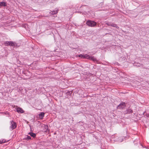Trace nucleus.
I'll return each instance as SVG.
<instances>
[{
	"label": "nucleus",
	"mask_w": 149,
	"mask_h": 149,
	"mask_svg": "<svg viewBox=\"0 0 149 149\" xmlns=\"http://www.w3.org/2000/svg\"><path fill=\"white\" fill-rule=\"evenodd\" d=\"M5 45L8 46L10 45L11 46H15V42L12 41H6L4 42Z\"/></svg>",
	"instance_id": "7ed1b4c3"
},
{
	"label": "nucleus",
	"mask_w": 149,
	"mask_h": 149,
	"mask_svg": "<svg viewBox=\"0 0 149 149\" xmlns=\"http://www.w3.org/2000/svg\"><path fill=\"white\" fill-rule=\"evenodd\" d=\"M85 58L91 60L93 61H96V58L94 57V56H90L87 54H85Z\"/></svg>",
	"instance_id": "f03ea898"
},
{
	"label": "nucleus",
	"mask_w": 149,
	"mask_h": 149,
	"mask_svg": "<svg viewBox=\"0 0 149 149\" xmlns=\"http://www.w3.org/2000/svg\"><path fill=\"white\" fill-rule=\"evenodd\" d=\"M58 9H56L55 10L53 11H51L50 13L52 15H54V14H56L58 13Z\"/></svg>",
	"instance_id": "1a4fd4ad"
},
{
	"label": "nucleus",
	"mask_w": 149,
	"mask_h": 149,
	"mask_svg": "<svg viewBox=\"0 0 149 149\" xmlns=\"http://www.w3.org/2000/svg\"><path fill=\"white\" fill-rule=\"evenodd\" d=\"M17 111L19 113H23L24 112V111L23 109L20 107H18L15 108Z\"/></svg>",
	"instance_id": "20e7f679"
},
{
	"label": "nucleus",
	"mask_w": 149,
	"mask_h": 149,
	"mask_svg": "<svg viewBox=\"0 0 149 149\" xmlns=\"http://www.w3.org/2000/svg\"><path fill=\"white\" fill-rule=\"evenodd\" d=\"M133 111L132 110L130 109H129L126 110L124 112V113L126 114H130L132 113Z\"/></svg>",
	"instance_id": "6e6552de"
},
{
	"label": "nucleus",
	"mask_w": 149,
	"mask_h": 149,
	"mask_svg": "<svg viewBox=\"0 0 149 149\" xmlns=\"http://www.w3.org/2000/svg\"><path fill=\"white\" fill-rule=\"evenodd\" d=\"M29 134L33 138H34L36 136V134L32 132H29Z\"/></svg>",
	"instance_id": "9b49d317"
},
{
	"label": "nucleus",
	"mask_w": 149,
	"mask_h": 149,
	"mask_svg": "<svg viewBox=\"0 0 149 149\" xmlns=\"http://www.w3.org/2000/svg\"><path fill=\"white\" fill-rule=\"evenodd\" d=\"M79 56L81 58H85V54H81L79 55Z\"/></svg>",
	"instance_id": "f8f14e48"
},
{
	"label": "nucleus",
	"mask_w": 149,
	"mask_h": 149,
	"mask_svg": "<svg viewBox=\"0 0 149 149\" xmlns=\"http://www.w3.org/2000/svg\"><path fill=\"white\" fill-rule=\"evenodd\" d=\"M125 103L122 102L117 107V109H122L125 107Z\"/></svg>",
	"instance_id": "423d86ee"
},
{
	"label": "nucleus",
	"mask_w": 149,
	"mask_h": 149,
	"mask_svg": "<svg viewBox=\"0 0 149 149\" xmlns=\"http://www.w3.org/2000/svg\"><path fill=\"white\" fill-rule=\"evenodd\" d=\"M1 6V2H0V6Z\"/></svg>",
	"instance_id": "f3484780"
},
{
	"label": "nucleus",
	"mask_w": 149,
	"mask_h": 149,
	"mask_svg": "<svg viewBox=\"0 0 149 149\" xmlns=\"http://www.w3.org/2000/svg\"><path fill=\"white\" fill-rule=\"evenodd\" d=\"M106 24L109 26H113L116 28H117L118 27L116 24H114L113 23L111 22H108L106 23Z\"/></svg>",
	"instance_id": "39448f33"
},
{
	"label": "nucleus",
	"mask_w": 149,
	"mask_h": 149,
	"mask_svg": "<svg viewBox=\"0 0 149 149\" xmlns=\"http://www.w3.org/2000/svg\"><path fill=\"white\" fill-rule=\"evenodd\" d=\"M2 143V141H0V144H1Z\"/></svg>",
	"instance_id": "2eb2a0df"
},
{
	"label": "nucleus",
	"mask_w": 149,
	"mask_h": 149,
	"mask_svg": "<svg viewBox=\"0 0 149 149\" xmlns=\"http://www.w3.org/2000/svg\"><path fill=\"white\" fill-rule=\"evenodd\" d=\"M11 128L12 130L16 128L17 127L16 123L14 122H11Z\"/></svg>",
	"instance_id": "0eeeda50"
},
{
	"label": "nucleus",
	"mask_w": 149,
	"mask_h": 149,
	"mask_svg": "<svg viewBox=\"0 0 149 149\" xmlns=\"http://www.w3.org/2000/svg\"><path fill=\"white\" fill-rule=\"evenodd\" d=\"M86 24L88 26L90 27H94L96 25L97 23L95 21L88 20L86 22Z\"/></svg>",
	"instance_id": "f257e3e1"
},
{
	"label": "nucleus",
	"mask_w": 149,
	"mask_h": 149,
	"mask_svg": "<svg viewBox=\"0 0 149 149\" xmlns=\"http://www.w3.org/2000/svg\"><path fill=\"white\" fill-rule=\"evenodd\" d=\"M44 113L43 112H41L39 114V116L40 118H42L44 117Z\"/></svg>",
	"instance_id": "9d476101"
},
{
	"label": "nucleus",
	"mask_w": 149,
	"mask_h": 149,
	"mask_svg": "<svg viewBox=\"0 0 149 149\" xmlns=\"http://www.w3.org/2000/svg\"><path fill=\"white\" fill-rule=\"evenodd\" d=\"M1 6H5L6 3L4 2H1Z\"/></svg>",
	"instance_id": "ddd939ff"
},
{
	"label": "nucleus",
	"mask_w": 149,
	"mask_h": 149,
	"mask_svg": "<svg viewBox=\"0 0 149 149\" xmlns=\"http://www.w3.org/2000/svg\"><path fill=\"white\" fill-rule=\"evenodd\" d=\"M31 139V137L29 136H26V137L25 138V139L26 140H30Z\"/></svg>",
	"instance_id": "4468645a"
},
{
	"label": "nucleus",
	"mask_w": 149,
	"mask_h": 149,
	"mask_svg": "<svg viewBox=\"0 0 149 149\" xmlns=\"http://www.w3.org/2000/svg\"><path fill=\"white\" fill-rule=\"evenodd\" d=\"M27 122V123H28V122Z\"/></svg>",
	"instance_id": "a211bd4d"
},
{
	"label": "nucleus",
	"mask_w": 149,
	"mask_h": 149,
	"mask_svg": "<svg viewBox=\"0 0 149 149\" xmlns=\"http://www.w3.org/2000/svg\"><path fill=\"white\" fill-rule=\"evenodd\" d=\"M149 116V114H148V116Z\"/></svg>",
	"instance_id": "dca6fc26"
}]
</instances>
